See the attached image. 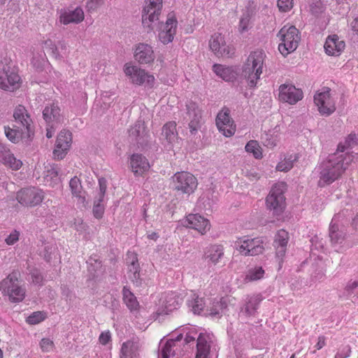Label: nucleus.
<instances>
[{
	"mask_svg": "<svg viewBox=\"0 0 358 358\" xmlns=\"http://www.w3.org/2000/svg\"><path fill=\"white\" fill-rule=\"evenodd\" d=\"M320 184H331L341 177L343 173L342 159L336 158V154L329 156V159L320 164Z\"/></svg>",
	"mask_w": 358,
	"mask_h": 358,
	"instance_id": "f03ea898",
	"label": "nucleus"
},
{
	"mask_svg": "<svg viewBox=\"0 0 358 358\" xmlns=\"http://www.w3.org/2000/svg\"><path fill=\"white\" fill-rule=\"evenodd\" d=\"M99 192L98 195L96 196V199H99V201H103V198L106 194V188H107V181L104 178H101L99 179Z\"/></svg>",
	"mask_w": 358,
	"mask_h": 358,
	"instance_id": "864d4df0",
	"label": "nucleus"
},
{
	"mask_svg": "<svg viewBox=\"0 0 358 358\" xmlns=\"http://www.w3.org/2000/svg\"><path fill=\"white\" fill-rule=\"evenodd\" d=\"M19 75L9 66L0 69V88L5 91H14L20 87Z\"/></svg>",
	"mask_w": 358,
	"mask_h": 358,
	"instance_id": "9d476101",
	"label": "nucleus"
},
{
	"mask_svg": "<svg viewBox=\"0 0 358 358\" xmlns=\"http://www.w3.org/2000/svg\"><path fill=\"white\" fill-rule=\"evenodd\" d=\"M209 252L210 254L208 255V257L210 259V262L215 264L219 262L220 259L224 255L223 249L222 246L220 245L212 246Z\"/></svg>",
	"mask_w": 358,
	"mask_h": 358,
	"instance_id": "58836bf2",
	"label": "nucleus"
},
{
	"mask_svg": "<svg viewBox=\"0 0 358 358\" xmlns=\"http://www.w3.org/2000/svg\"><path fill=\"white\" fill-rule=\"evenodd\" d=\"M45 319V316L43 313L41 311H37L33 313L31 315H30L29 317H27L26 321L27 323L31 324H36L41 321H43Z\"/></svg>",
	"mask_w": 358,
	"mask_h": 358,
	"instance_id": "8fccbe9b",
	"label": "nucleus"
},
{
	"mask_svg": "<svg viewBox=\"0 0 358 358\" xmlns=\"http://www.w3.org/2000/svg\"><path fill=\"white\" fill-rule=\"evenodd\" d=\"M126 75L129 76L132 83L138 85L148 84L151 85L154 82V76L148 75L145 70L137 68L136 66H127L124 69Z\"/></svg>",
	"mask_w": 358,
	"mask_h": 358,
	"instance_id": "f3484780",
	"label": "nucleus"
},
{
	"mask_svg": "<svg viewBox=\"0 0 358 358\" xmlns=\"http://www.w3.org/2000/svg\"><path fill=\"white\" fill-rule=\"evenodd\" d=\"M350 348L349 346H345L336 353L335 358H347L350 356Z\"/></svg>",
	"mask_w": 358,
	"mask_h": 358,
	"instance_id": "0e129e2a",
	"label": "nucleus"
},
{
	"mask_svg": "<svg viewBox=\"0 0 358 358\" xmlns=\"http://www.w3.org/2000/svg\"><path fill=\"white\" fill-rule=\"evenodd\" d=\"M137 262H138V260L136 258L135 260L132 261L131 268L129 269L130 272H133V275H134V279H138V278H139V276H140L139 272L138 271V265Z\"/></svg>",
	"mask_w": 358,
	"mask_h": 358,
	"instance_id": "774afa93",
	"label": "nucleus"
},
{
	"mask_svg": "<svg viewBox=\"0 0 358 358\" xmlns=\"http://www.w3.org/2000/svg\"><path fill=\"white\" fill-rule=\"evenodd\" d=\"M84 19V12L80 7H77L73 10H69L62 14L60 16V21L64 24L70 23L78 24L82 22Z\"/></svg>",
	"mask_w": 358,
	"mask_h": 358,
	"instance_id": "bb28decb",
	"label": "nucleus"
},
{
	"mask_svg": "<svg viewBox=\"0 0 358 358\" xmlns=\"http://www.w3.org/2000/svg\"><path fill=\"white\" fill-rule=\"evenodd\" d=\"M139 345L137 342L127 341L121 348L120 358H139Z\"/></svg>",
	"mask_w": 358,
	"mask_h": 358,
	"instance_id": "c85d7f7f",
	"label": "nucleus"
},
{
	"mask_svg": "<svg viewBox=\"0 0 358 358\" xmlns=\"http://www.w3.org/2000/svg\"><path fill=\"white\" fill-rule=\"evenodd\" d=\"M261 301L262 299L258 295L248 298L245 305L241 308V312L248 317L255 315Z\"/></svg>",
	"mask_w": 358,
	"mask_h": 358,
	"instance_id": "7c9ffc66",
	"label": "nucleus"
},
{
	"mask_svg": "<svg viewBox=\"0 0 358 358\" xmlns=\"http://www.w3.org/2000/svg\"><path fill=\"white\" fill-rule=\"evenodd\" d=\"M54 343L49 338H43L40 342V346L43 352H50L53 348Z\"/></svg>",
	"mask_w": 358,
	"mask_h": 358,
	"instance_id": "4d7b16f0",
	"label": "nucleus"
},
{
	"mask_svg": "<svg viewBox=\"0 0 358 358\" xmlns=\"http://www.w3.org/2000/svg\"><path fill=\"white\" fill-rule=\"evenodd\" d=\"M341 216V213L334 215L330 224L329 238L332 244H341L345 238V233L339 228L338 224L336 223L338 222Z\"/></svg>",
	"mask_w": 358,
	"mask_h": 358,
	"instance_id": "4be33fe9",
	"label": "nucleus"
},
{
	"mask_svg": "<svg viewBox=\"0 0 358 358\" xmlns=\"http://www.w3.org/2000/svg\"><path fill=\"white\" fill-rule=\"evenodd\" d=\"M87 264H88L89 271L92 273L94 276L96 275V272L99 271L102 267L101 262L99 259L96 258V256L90 257L87 261Z\"/></svg>",
	"mask_w": 358,
	"mask_h": 358,
	"instance_id": "a18cd8bd",
	"label": "nucleus"
},
{
	"mask_svg": "<svg viewBox=\"0 0 358 358\" xmlns=\"http://www.w3.org/2000/svg\"><path fill=\"white\" fill-rule=\"evenodd\" d=\"M245 150L252 152L256 159H260L262 157L260 147L256 141H250L245 145Z\"/></svg>",
	"mask_w": 358,
	"mask_h": 358,
	"instance_id": "c03bdc74",
	"label": "nucleus"
},
{
	"mask_svg": "<svg viewBox=\"0 0 358 358\" xmlns=\"http://www.w3.org/2000/svg\"><path fill=\"white\" fill-rule=\"evenodd\" d=\"M207 336L200 334L196 342V358H208L210 352V346L208 342Z\"/></svg>",
	"mask_w": 358,
	"mask_h": 358,
	"instance_id": "2f4dec72",
	"label": "nucleus"
},
{
	"mask_svg": "<svg viewBox=\"0 0 358 358\" xmlns=\"http://www.w3.org/2000/svg\"><path fill=\"white\" fill-rule=\"evenodd\" d=\"M330 91L329 87H323L322 92L314 96V102L322 115L329 116L336 110L335 103L330 96Z\"/></svg>",
	"mask_w": 358,
	"mask_h": 358,
	"instance_id": "6e6552de",
	"label": "nucleus"
},
{
	"mask_svg": "<svg viewBox=\"0 0 358 358\" xmlns=\"http://www.w3.org/2000/svg\"><path fill=\"white\" fill-rule=\"evenodd\" d=\"M278 36L282 41L278 45V50L284 57L294 52L301 40L300 32L294 26H284L278 31Z\"/></svg>",
	"mask_w": 358,
	"mask_h": 358,
	"instance_id": "20e7f679",
	"label": "nucleus"
},
{
	"mask_svg": "<svg viewBox=\"0 0 358 358\" xmlns=\"http://www.w3.org/2000/svg\"><path fill=\"white\" fill-rule=\"evenodd\" d=\"M246 256H255L263 253L264 250V241L262 238H245Z\"/></svg>",
	"mask_w": 358,
	"mask_h": 358,
	"instance_id": "a878e982",
	"label": "nucleus"
},
{
	"mask_svg": "<svg viewBox=\"0 0 358 358\" xmlns=\"http://www.w3.org/2000/svg\"><path fill=\"white\" fill-rule=\"evenodd\" d=\"M209 46L217 56L231 57L234 54V49L226 45L224 37L219 33L212 36Z\"/></svg>",
	"mask_w": 358,
	"mask_h": 358,
	"instance_id": "ddd939ff",
	"label": "nucleus"
},
{
	"mask_svg": "<svg viewBox=\"0 0 358 358\" xmlns=\"http://www.w3.org/2000/svg\"><path fill=\"white\" fill-rule=\"evenodd\" d=\"M173 26L166 31H160L159 33V39L164 44H167L171 42L173 39V36L176 34V30L172 29Z\"/></svg>",
	"mask_w": 358,
	"mask_h": 358,
	"instance_id": "37998d69",
	"label": "nucleus"
},
{
	"mask_svg": "<svg viewBox=\"0 0 358 358\" xmlns=\"http://www.w3.org/2000/svg\"><path fill=\"white\" fill-rule=\"evenodd\" d=\"M20 271H14L0 284L3 293L8 295L9 300L13 303L22 301L25 296V290L20 285Z\"/></svg>",
	"mask_w": 358,
	"mask_h": 358,
	"instance_id": "7ed1b4c3",
	"label": "nucleus"
},
{
	"mask_svg": "<svg viewBox=\"0 0 358 358\" xmlns=\"http://www.w3.org/2000/svg\"><path fill=\"white\" fill-rule=\"evenodd\" d=\"M203 303L202 299L196 298L194 299V302L192 305V310L194 313L199 314L200 312L203 309Z\"/></svg>",
	"mask_w": 358,
	"mask_h": 358,
	"instance_id": "680f3d73",
	"label": "nucleus"
},
{
	"mask_svg": "<svg viewBox=\"0 0 358 358\" xmlns=\"http://www.w3.org/2000/svg\"><path fill=\"white\" fill-rule=\"evenodd\" d=\"M187 117L185 118L189 120L188 125L191 134H195L201 126V111L194 102L187 104Z\"/></svg>",
	"mask_w": 358,
	"mask_h": 358,
	"instance_id": "dca6fc26",
	"label": "nucleus"
},
{
	"mask_svg": "<svg viewBox=\"0 0 358 358\" xmlns=\"http://www.w3.org/2000/svg\"><path fill=\"white\" fill-rule=\"evenodd\" d=\"M13 117L15 122L26 130L25 137L31 138L34 132L31 124V120L27 113L26 108L23 106L19 105L14 110Z\"/></svg>",
	"mask_w": 358,
	"mask_h": 358,
	"instance_id": "a211bd4d",
	"label": "nucleus"
},
{
	"mask_svg": "<svg viewBox=\"0 0 358 358\" xmlns=\"http://www.w3.org/2000/svg\"><path fill=\"white\" fill-rule=\"evenodd\" d=\"M134 57L141 64L153 62L155 55L152 48L145 43H139L135 49Z\"/></svg>",
	"mask_w": 358,
	"mask_h": 358,
	"instance_id": "aec40b11",
	"label": "nucleus"
},
{
	"mask_svg": "<svg viewBox=\"0 0 358 358\" xmlns=\"http://www.w3.org/2000/svg\"><path fill=\"white\" fill-rule=\"evenodd\" d=\"M162 8V0H148L143 10L142 24L148 33L154 30Z\"/></svg>",
	"mask_w": 358,
	"mask_h": 358,
	"instance_id": "423d86ee",
	"label": "nucleus"
},
{
	"mask_svg": "<svg viewBox=\"0 0 358 358\" xmlns=\"http://www.w3.org/2000/svg\"><path fill=\"white\" fill-rule=\"evenodd\" d=\"M0 161L13 170H18L21 168L22 163L17 159L9 150L3 152L0 150Z\"/></svg>",
	"mask_w": 358,
	"mask_h": 358,
	"instance_id": "473e14b6",
	"label": "nucleus"
},
{
	"mask_svg": "<svg viewBox=\"0 0 358 358\" xmlns=\"http://www.w3.org/2000/svg\"><path fill=\"white\" fill-rule=\"evenodd\" d=\"M345 46L343 41L340 40L337 35H333L327 37L324 48L327 55H339L344 50Z\"/></svg>",
	"mask_w": 358,
	"mask_h": 358,
	"instance_id": "412c9836",
	"label": "nucleus"
},
{
	"mask_svg": "<svg viewBox=\"0 0 358 358\" xmlns=\"http://www.w3.org/2000/svg\"><path fill=\"white\" fill-rule=\"evenodd\" d=\"M43 48L45 52H48L55 59L59 57L57 48L51 40L45 41L43 43Z\"/></svg>",
	"mask_w": 358,
	"mask_h": 358,
	"instance_id": "49530a36",
	"label": "nucleus"
},
{
	"mask_svg": "<svg viewBox=\"0 0 358 358\" xmlns=\"http://www.w3.org/2000/svg\"><path fill=\"white\" fill-rule=\"evenodd\" d=\"M213 70L217 76L227 81L230 80L234 77V75H231L230 69L229 68L224 67L222 65L215 64L213 66Z\"/></svg>",
	"mask_w": 358,
	"mask_h": 358,
	"instance_id": "ea45409f",
	"label": "nucleus"
},
{
	"mask_svg": "<svg viewBox=\"0 0 358 358\" xmlns=\"http://www.w3.org/2000/svg\"><path fill=\"white\" fill-rule=\"evenodd\" d=\"M43 117L45 121L50 124H59L63 120L59 107L55 104L47 106L43 110Z\"/></svg>",
	"mask_w": 358,
	"mask_h": 358,
	"instance_id": "b1692460",
	"label": "nucleus"
},
{
	"mask_svg": "<svg viewBox=\"0 0 358 358\" xmlns=\"http://www.w3.org/2000/svg\"><path fill=\"white\" fill-rule=\"evenodd\" d=\"M286 189V184L280 182L274 185L268 195L266 198V205L268 210L272 212L273 215H281L286 207L284 192Z\"/></svg>",
	"mask_w": 358,
	"mask_h": 358,
	"instance_id": "39448f33",
	"label": "nucleus"
},
{
	"mask_svg": "<svg viewBox=\"0 0 358 358\" xmlns=\"http://www.w3.org/2000/svg\"><path fill=\"white\" fill-rule=\"evenodd\" d=\"M101 202L102 201H99V199L95 198L93 207V214L96 218H101L103 214L104 208L103 206L101 204Z\"/></svg>",
	"mask_w": 358,
	"mask_h": 358,
	"instance_id": "5fc2aeb1",
	"label": "nucleus"
},
{
	"mask_svg": "<svg viewBox=\"0 0 358 358\" xmlns=\"http://www.w3.org/2000/svg\"><path fill=\"white\" fill-rule=\"evenodd\" d=\"M264 273V271L262 267L255 268L254 269H250L248 271V273L246 275V279L250 281L252 280H257L263 277Z\"/></svg>",
	"mask_w": 358,
	"mask_h": 358,
	"instance_id": "de8ad7c7",
	"label": "nucleus"
},
{
	"mask_svg": "<svg viewBox=\"0 0 358 358\" xmlns=\"http://www.w3.org/2000/svg\"><path fill=\"white\" fill-rule=\"evenodd\" d=\"M229 114L230 110L228 108H224L216 117V125L219 131L227 137L234 135L236 131V126Z\"/></svg>",
	"mask_w": 358,
	"mask_h": 358,
	"instance_id": "9b49d317",
	"label": "nucleus"
},
{
	"mask_svg": "<svg viewBox=\"0 0 358 358\" xmlns=\"http://www.w3.org/2000/svg\"><path fill=\"white\" fill-rule=\"evenodd\" d=\"M43 197L44 193L41 189L36 187H29L19 191L16 199L23 206H34L41 203Z\"/></svg>",
	"mask_w": 358,
	"mask_h": 358,
	"instance_id": "1a4fd4ad",
	"label": "nucleus"
},
{
	"mask_svg": "<svg viewBox=\"0 0 358 358\" xmlns=\"http://www.w3.org/2000/svg\"><path fill=\"white\" fill-rule=\"evenodd\" d=\"M357 287L358 280H350L345 287V293L347 296H350L354 293V290Z\"/></svg>",
	"mask_w": 358,
	"mask_h": 358,
	"instance_id": "13d9d810",
	"label": "nucleus"
},
{
	"mask_svg": "<svg viewBox=\"0 0 358 358\" xmlns=\"http://www.w3.org/2000/svg\"><path fill=\"white\" fill-rule=\"evenodd\" d=\"M296 160V157H293L292 155L285 157L283 161L278 164L276 169L279 171H288L292 168L293 163Z\"/></svg>",
	"mask_w": 358,
	"mask_h": 358,
	"instance_id": "a19ab883",
	"label": "nucleus"
},
{
	"mask_svg": "<svg viewBox=\"0 0 358 358\" xmlns=\"http://www.w3.org/2000/svg\"><path fill=\"white\" fill-rule=\"evenodd\" d=\"M278 98L280 101L295 104L303 98V92L292 84H282L279 87Z\"/></svg>",
	"mask_w": 358,
	"mask_h": 358,
	"instance_id": "f8f14e48",
	"label": "nucleus"
},
{
	"mask_svg": "<svg viewBox=\"0 0 358 358\" xmlns=\"http://www.w3.org/2000/svg\"><path fill=\"white\" fill-rule=\"evenodd\" d=\"M129 136L132 141L136 142L138 145L143 147L149 142L150 136L145 123L142 120L136 122L129 130Z\"/></svg>",
	"mask_w": 358,
	"mask_h": 358,
	"instance_id": "4468645a",
	"label": "nucleus"
},
{
	"mask_svg": "<svg viewBox=\"0 0 358 358\" xmlns=\"http://www.w3.org/2000/svg\"><path fill=\"white\" fill-rule=\"evenodd\" d=\"M278 6L282 11H287L292 8V0H278Z\"/></svg>",
	"mask_w": 358,
	"mask_h": 358,
	"instance_id": "bf43d9fd",
	"label": "nucleus"
},
{
	"mask_svg": "<svg viewBox=\"0 0 358 358\" xmlns=\"http://www.w3.org/2000/svg\"><path fill=\"white\" fill-rule=\"evenodd\" d=\"M235 248L242 255L246 256V239L245 237L240 238L234 243Z\"/></svg>",
	"mask_w": 358,
	"mask_h": 358,
	"instance_id": "6e6d98bb",
	"label": "nucleus"
},
{
	"mask_svg": "<svg viewBox=\"0 0 358 358\" xmlns=\"http://www.w3.org/2000/svg\"><path fill=\"white\" fill-rule=\"evenodd\" d=\"M264 53L262 51H254L248 57L243 66L242 76L248 80L250 87H255L262 73Z\"/></svg>",
	"mask_w": 358,
	"mask_h": 358,
	"instance_id": "f257e3e1",
	"label": "nucleus"
},
{
	"mask_svg": "<svg viewBox=\"0 0 358 358\" xmlns=\"http://www.w3.org/2000/svg\"><path fill=\"white\" fill-rule=\"evenodd\" d=\"M157 24L159 25V29L160 31H166L167 29H170L171 26H173L172 29H174L176 30L177 20L173 16H169L165 24H164L163 22H157Z\"/></svg>",
	"mask_w": 358,
	"mask_h": 358,
	"instance_id": "3c124183",
	"label": "nucleus"
},
{
	"mask_svg": "<svg viewBox=\"0 0 358 358\" xmlns=\"http://www.w3.org/2000/svg\"><path fill=\"white\" fill-rule=\"evenodd\" d=\"M71 132L67 130L61 131L57 136L56 148L53 152L55 157L58 159H63L71 146Z\"/></svg>",
	"mask_w": 358,
	"mask_h": 358,
	"instance_id": "2eb2a0df",
	"label": "nucleus"
},
{
	"mask_svg": "<svg viewBox=\"0 0 358 358\" xmlns=\"http://www.w3.org/2000/svg\"><path fill=\"white\" fill-rule=\"evenodd\" d=\"M131 167L135 174H142L150 166L147 159L141 154H134L131 157Z\"/></svg>",
	"mask_w": 358,
	"mask_h": 358,
	"instance_id": "393cba45",
	"label": "nucleus"
},
{
	"mask_svg": "<svg viewBox=\"0 0 358 358\" xmlns=\"http://www.w3.org/2000/svg\"><path fill=\"white\" fill-rule=\"evenodd\" d=\"M336 158L342 159L343 164V171L347 169L348 164L353 160V156L350 154H345V155H341L339 156L336 155Z\"/></svg>",
	"mask_w": 358,
	"mask_h": 358,
	"instance_id": "052dcab7",
	"label": "nucleus"
},
{
	"mask_svg": "<svg viewBox=\"0 0 358 358\" xmlns=\"http://www.w3.org/2000/svg\"><path fill=\"white\" fill-rule=\"evenodd\" d=\"M227 308V303L224 298H222L220 301L213 302V306L208 311L209 315L219 318L222 317L223 314H225Z\"/></svg>",
	"mask_w": 358,
	"mask_h": 358,
	"instance_id": "c9c22d12",
	"label": "nucleus"
},
{
	"mask_svg": "<svg viewBox=\"0 0 358 358\" xmlns=\"http://www.w3.org/2000/svg\"><path fill=\"white\" fill-rule=\"evenodd\" d=\"M184 222L185 227L192 228L201 234L210 229L209 221L198 214H189Z\"/></svg>",
	"mask_w": 358,
	"mask_h": 358,
	"instance_id": "6ab92c4d",
	"label": "nucleus"
},
{
	"mask_svg": "<svg viewBox=\"0 0 358 358\" xmlns=\"http://www.w3.org/2000/svg\"><path fill=\"white\" fill-rule=\"evenodd\" d=\"M358 144V135L356 134H350L346 138L344 144L339 143L338 145V151L343 152L347 148L353 147Z\"/></svg>",
	"mask_w": 358,
	"mask_h": 358,
	"instance_id": "4c0bfd02",
	"label": "nucleus"
},
{
	"mask_svg": "<svg viewBox=\"0 0 358 358\" xmlns=\"http://www.w3.org/2000/svg\"><path fill=\"white\" fill-rule=\"evenodd\" d=\"M69 187L73 196L77 197L78 199V202L85 206L86 199L80 180L77 176H74L69 182Z\"/></svg>",
	"mask_w": 358,
	"mask_h": 358,
	"instance_id": "c756f323",
	"label": "nucleus"
},
{
	"mask_svg": "<svg viewBox=\"0 0 358 358\" xmlns=\"http://www.w3.org/2000/svg\"><path fill=\"white\" fill-rule=\"evenodd\" d=\"M19 239V232L15 230L6 239V243L9 245H13Z\"/></svg>",
	"mask_w": 358,
	"mask_h": 358,
	"instance_id": "e2e57ef3",
	"label": "nucleus"
},
{
	"mask_svg": "<svg viewBox=\"0 0 358 358\" xmlns=\"http://www.w3.org/2000/svg\"><path fill=\"white\" fill-rule=\"evenodd\" d=\"M250 16L248 12L243 13L239 22V31L243 33L248 31Z\"/></svg>",
	"mask_w": 358,
	"mask_h": 358,
	"instance_id": "603ef678",
	"label": "nucleus"
},
{
	"mask_svg": "<svg viewBox=\"0 0 358 358\" xmlns=\"http://www.w3.org/2000/svg\"><path fill=\"white\" fill-rule=\"evenodd\" d=\"M123 300L130 310H136L138 306V302L134 294L126 287L122 290Z\"/></svg>",
	"mask_w": 358,
	"mask_h": 358,
	"instance_id": "e433bc0d",
	"label": "nucleus"
},
{
	"mask_svg": "<svg viewBox=\"0 0 358 358\" xmlns=\"http://www.w3.org/2000/svg\"><path fill=\"white\" fill-rule=\"evenodd\" d=\"M162 135L169 143H172L177 138L178 135L176 122L166 123L162 128Z\"/></svg>",
	"mask_w": 358,
	"mask_h": 358,
	"instance_id": "f704fd0d",
	"label": "nucleus"
},
{
	"mask_svg": "<svg viewBox=\"0 0 358 358\" xmlns=\"http://www.w3.org/2000/svg\"><path fill=\"white\" fill-rule=\"evenodd\" d=\"M32 282L35 285H42L43 278L42 275L37 271L31 273Z\"/></svg>",
	"mask_w": 358,
	"mask_h": 358,
	"instance_id": "69168bd1",
	"label": "nucleus"
},
{
	"mask_svg": "<svg viewBox=\"0 0 358 358\" xmlns=\"http://www.w3.org/2000/svg\"><path fill=\"white\" fill-rule=\"evenodd\" d=\"M56 250L53 244L45 243L43 248L40 251V255L47 262H50L52 259V255L55 253Z\"/></svg>",
	"mask_w": 358,
	"mask_h": 358,
	"instance_id": "79ce46f5",
	"label": "nucleus"
},
{
	"mask_svg": "<svg viewBox=\"0 0 358 358\" xmlns=\"http://www.w3.org/2000/svg\"><path fill=\"white\" fill-rule=\"evenodd\" d=\"M59 168L56 164H48L45 166L44 171V182L48 183L50 186H54L59 182Z\"/></svg>",
	"mask_w": 358,
	"mask_h": 358,
	"instance_id": "cd10ccee",
	"label": "nucleus"
},
{
	"mask_svg": "<svg viewBox=\"0 0 358 358\" xmlns=\"http://www.w3.org/2000/svg\"><path fill=\"white\" fill-rule=\"evenodd\" d=\"M174 189L182 194L190 195L196 189V178L188 172H178L173 177Z\"/></svg>",
	"mask_w": 358,
	"mask_h": 358,
	"instance_id": "0eeeda50",
	"label": "nucleus"
},
{
	"mask_svg": "<svg viewBox=\"0 0 358 358\" xmlns=\"http://www.w3.org/2000/svg\"><path fill=\"white\" fill-rule=\"evenodd\" d=\"M17 129H12L9 127H5V134L6 137L13 143H16L20 139H29L30 138L26 136V130L20 127H17Z\"/></svg>",
	"mask_w": 358,
	"mask_h": 358,
	"instance_id": "72a5a7b5",
	"label": "nucleus"
},
{
	"mask_svg": "<svg viewBox=\"0 0 358 358\" xmlns=\"http://www.w3.org/2000/svg\"><path fill=\"white\" fill-rule=\"evenodd\" d=\"M173 345L174 341L173 339L167 341L161 349V357L169 358L171 355H174L173 352L172 353V347Z\"/></svg>",
	"mask_w": 358,
	"mask_h": 358,
	"instance_id": "09e8293b",
	"label": "nucleus"
},
{
	"mask_svg": "<svg viewBox=\"0 0 358 358\" xmlns=\"http://www.w3.org/2000/svg\"><path fill=\"white\" fill-rule=\"evenodd\" d=\"M289 239V234L284 229L279 230L275 236L273 245L276 249V256L282 258L285 256L287 245Z\"/></svg>",
	"mask_w": 358,
	"mask_h": 358,
	"instance_id": "5701e85b",
	"label": "nucleus"
},
{
	"mask_svg": "<svg viewBox=\"0 0 358 358\" xmlns=\"http://www.w3.org/2000/svg\"><path fill=\"white\" fill-rule=\"evenodd\" d=\"M103 3V0H90L87 1L86 7L88 10H95Z\"/></svg>",
	"mask_w": 358,
	"mask_h": 358,
	"instance_id": "338daca9",
	"label": "nucleus"
}]
</instances>
